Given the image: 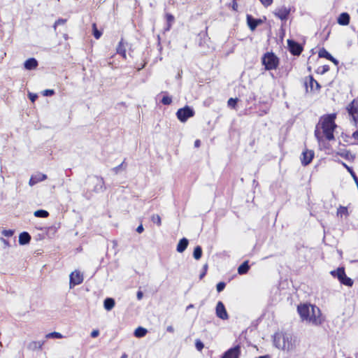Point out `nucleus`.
<instances>
[{
  "label": "nucleus",
  "instance_id": "nucleus-1",
  "mask_svg": "<svg viewBox=\"0 0 358 358\" xmlns=\"http://www.w3.org/2000/svg\"><path fill=\"white\" fill-rule=\"evenodd\" d=\"M336 115L331 114L322 117L320 120L315 131V136L318 141H320L322 138L320 129L327 140L331 141L334 138V131L336 127L334 121Z\"/></svg>",
  "mask_w": 358,
  "mask_h": 358
},
{
  "label": "nucleus",
  "instance_id": "nucleus-2",
  "mask_svg": "<svg viewBox=\"0 0 358 358\" xmlns=\"http://www.w3.org/2000/svg\"><path fill=\"white\" fill-rule=\"evenodd\" d=\"M297 310L302 320H306L308 323L317 326L321 324L323 322L321 311L315 306L308 304L299 305Z\"/></svg>",
  "mask_w": 358,
  "mask_h": 358
},
{
  "label": "nucleus",
  "instance_id": "nucleus-3",
  "mask_svg": "<svg viewBox=\"0 0 358 358\" xmlns=\"http://www.w3.org/2000/svg\"><path fill=\"white\" fill-rule=\"evenodd\" d=\"M273 344L279 350L292 352L296 349L297 340L292 334L280 331L274 334Z\"/></svg>",
  "mask_w": 358,
  "mask_h": 358
},
{
  "label": "nucleus",
  "instance_id": "nucleus-4",
  "mask_svg": "<svg viewBox=\"0 0 358 358\" xmlns=\"http://www.w3.org/2000/svg\"><path fill=\"white\" fill-rule=\"evenodd\" d=\"M262 62L266 70L275 69L279 63L278 58L273 52H266L264 54L262 57Z\"/></svg>",
  "mask_w": 358,
  "mask_h": 358
},
{
  "label": "nucleus",
  "instance_id": "nucleus-5",
  "mask_svg": "<svg viewBox=\"0 0 358 358\" xmlns=\"http://www.w3.org/2000/svg\"><path fill=\"white\" fill-rule=\"evenodd\" d=\"M330 273L334 278H338L339 282L343 285L349 287L353 285L352 280L346 275L345 269L343 267H339L336 270L331 271Z\"/></svg>",
  "mask_w": 358,
  "mask_h": 358
},
{
  "label": "nucleus",
  "instance_id": "nucleus-6",
  "mask_svg": "<svg viewBox=\"0 0 358 358\" xmlns=\"http://www.w3.org/2000/svg\"><path fill=\"white\" fill-rule=\"evenodd\" d=\"M352 124L358 127V98L354 99L346 108Z\"/></svg>",
  "mask_w": 358,
  "mask_h": 358
},
{
  "label": "nucleus",
  "instance_id": "nucleus-7",
  "mask_svg": "<svg viewBox=\"0 0 358 358\" xmlns=\"http://www.w3.org/2000/svg\"><path fill=\"white\" fill-rule=\"evenodd\" d=\"M194 115V110L188 106L178 109L176 113V116L181 122H185L188 118L192 117Z\"/></svg>",
  "mask_w": 358,
  "mask_h": 358
},
{
  "label": "nucleus",
  "instance_id": "nucleus-8",
  "mask_svg": "<svg viewBox=\"0 0 358 358\" xmlns=\"http://www.w3.org/2000/svg\"><path fill=\"white\" fill-rule=\"evenodd\" d=\"M69 278V287L71 289L83 282V275L79 271H74L70 274Z\"/></svg>",
  "mask_w": 358,
  "mask_h": 358
},
{
  "label": "nucleus",
  "instance_id": "nucleus-9",
  "mask_svg": "<svg viewBox=\"0 0 358 358\" xmlns=\"http://www.w3.org/2000/svg\"><path fill=\"white\" fill-rule=\"evenodd\" d=\"M215 314L217 317L221 320H226L229 319V315L227 312L225 306L222 301H218L215 308Z\"/></svg>",
  "mask_w": 358,
  "mask_h": 358
},
{
  "label": "nucleus",
  "instance_id": "nucleus-10",
  "mask_svg": "<svg viewBox=\"0 0 358 358\" xmlns=\"http://www.w3.org/2000/svg\"><path fill=\"white\" fill-rule=\"evenodd\" d=\"M287 45L289 52L293 55H299L303 50L301 45L293 40H287Z\"/></svg>",
  "mask_w": 358,
  "mask_h": 358
},
{
  "label": "nucleus",
  "instance_id": "nucleus-11",
  "mask_svg": "<svg viewBox=\"0 0 358 358\" xmlns=\"http://www.w3.org/2000/svg\"><path fill=\"white\" fill-rule=\"evenodd\" d=\"M240 353L241 348L236 345L225 352L222 358H238Z\"/></svg>",
  "mask_w": 358,
  "mask_h": 358
},
{
  "label": "nucleus",
  "instance_id": "nucleus-12",
  "mask_svg": "<svg viewBox=\"0 0 358 358\" xmlns=\"http://www.w3.org/2000/svg\"><path fill=\"white\" fill-rule=\"evenodd\" d=\"M305 85L306 90H308V87H310V91L319 90L320 88V84L311 76L307 78Z\"/></svg>",
  "mask_w": 358,
  "mask_h": 358
},
{
  "label": "nucleus",
  "instance_id": "nucleus-13",
  "mask_svg": "<svg viewBox=\"0 0 358 358\" xmlns=\"http://www.w3.org/2000/svg\"><path fill=\"white\" fill-rule=\"evenodd\" d=\"M314 157V152L313 150H306L302 153L301 163L303 166L308 165Z\"/></svg>",
  "mask_w": 358,
  "mask_h": 358
},
{
  "label": "nucleus",
  "instance_id": "nucleus-14",
  "mask_svg": "<svg viewBox=\"0 0 358 358\" xmlns=\"http://www.w3.org/2000/svg\"><path fill=\"white\" fill-rule=\"evenodd\" d=\"M47 179V176L41 173H37L36 174L32 175L29 179V185L34 186L39 182H42Z\"/></svg>",
  "mask_w": 358,
  "mask_h": 358
},
{
  "label": "nucleus",
  "instance_id": "nucleus-15",
  "mask_svg": "<svg viewBox=\"0 0 358 358\" xmlns=\"http://www.w3.org/2000/svg\"><path fill=\"white\" fill-rule=\"evenodd\" d=\"M290 10L287 8L285 6L280 7L275 10L274 14L275 16H277L278 18H280L282 20H285L287 19L289 15Z\"/></svg>",
  "mask_w": 358,
  "mask_h": 358
},
{
  "label": "nucleus",
  "instance_id": "nucleus-16",
  "mask_svg": "<svg viewBox=\"0 0 358 358\" xmlns=\"http://www.w3.org/2000/svg\"><path fill=\"white\" fill-rule=\"evenodd\" d=\"M247 23L250 29L254 31L262 23V20L260 19H255L250 15H247Z\"/></svg>",
  "mask_w": 358,
  "mask_h": 358
},
{
  "label": "nucleus",
  "instance_id": "nucleus-17",
  "mask_svg": "<svg viewBox=\"0 0 358 358\" xmlns=\"http://www.w3.org/2000/svg\"><path fill=\"white\" fill-rule=\"evenodd\" d=\"M94 178L96 181L94 190L96 192H103L105 189L103 179L102 178L96 176Z\"/></svg>",
  "mask_w": 358,
  "mask_h": 358
},
{
  "label": "nucleus",
  "instance_id": "nucleus-18",
  "mask_svg": "<svg viewBox=\"0 0 358 358\" xmlns=\"http://www.w3.org/2000/svg\"><path fill=\"white\" fill-rule=\"evenodd\" d=\"M38 66V62L35 58H29L24 63V66L27 70L35 69Z\"/></svg>",
  "mask_w": 358,
  "mask_h": 358
},
{
  "label": "nucleus",
  "instance_id": "nucleus-19",
  "mask_svg": "<svg viewBox=\"0 0 358 358\" xmlns=\"http://www.w3.org/2000/svg\"><path fill=\"white\" fill-rule=\"evenodd\" d=\"M350 15L347 13H342L338 17V23L341 25H348L350 23Z\"/></svg>",
  "mask_w": 358,
  "mask_h": 358
},
{
  "label": "nucleus",
  "instance_id": "nucleus-20",
  "mask_svg": "<svg viewBox=\"0 0 358 358\" xmlns=\"http://www.w3.org/2000/svg\"><path fill=\"white\" fill-rule=\"evenodd\" d=\"M189 241L186 238L180 239L177 245V251L180 253L183 252L188 246Z\"/></svg>",
  "mask_w": 358,
  "mask_h": 358
},
{
  "label": "nucleus",
  "instance_id": "nucleus-21",
  "mask_svg": "<svg viewBox=\"0 0 358 358\" xmlns=\"http://www.w3.org/2000/svg\"><path fill=\"white\" fill-rule=\"evenodd\" d=\"M249 261L246 260L238 267V273L239 275L246 274L250 270Z\"/></svg>",
  "mask_w": 358,
  "mask_h": 358
},
{
  "label": "nucleus",
  "instance_id": "nucleus-22",
  "mask_svg": "<svg viewBox=\"0 0 358 358\" xmlns=\"http://www.w3.org/2000/svg\"><path fill=\"white\" fill-rule=\"evenodd\" d=\"M31 240V236L27 232H22L19 236V243L20 245H26L29 243Z\"/></svg>",
  "mask_w": 358,
  "mask_h": 358
},
{
  "label": "nucleus",
  "instance_id": "nucleus-23",
  "mask_svg": "<svg viewBox=\"0 0 358 358\" xmlns=\"http://www.w3.org/2000/svg\"><path fill=\"white\" fill-rule=\"evenodd\" d=\"M125 45H127V43H124L123 42V40L122 39L120 43H119V45L117 48V52L124 59H126L127 58V55H126V46Z\"/></svg>",
  "mask_w": 358,
  "mask_h": 358
},
{
  "label": "nucleus",
  "instance_id": "nucleus-24",
  "mask_svg": "<svg viewBox=\"0 0 358 358\" xmlns=\"http://www.w3.org/2000/svg\"><path fill=\"white\" fill-rule=\"evenodd\" d=\"M115 302L113 298H106L103 301V306L106 310H110L115 306Z\"/></svg>",
  "mask_w": 358,
  "mask_h": 358
},
{
  "label": "nucleus",
  "instance_id": "nucleus-25",
  "mask_svg": "<svg viewBox=\"0 0 358 358\" xmlns=\"http://www.w3.org/2000/svg\"><path fill=\"white\" fill-rule=\"evenodd\" d=\"M147 332L146 329L139 327L134 331V336L137 338H142L146 335Z\"/></svg>",
  "mask_w": 358,
  "mask_h": 358
},
{
  "label": "nucleus",
  "instance_id": "nucleus-26",
  "mask_svg": "<svg viewBox=\"0 0 358 358\" xmlns=\"http://www.w3.org/2000/svg\"><path fill=\"white\" fill-rule=\"evenodd\" d=\"M202 256V249L201 247L197 245L195 247L193 252V257L195 259L199 260Z\"/></svg>",
  "mask_w": 358,
  "mask_h": 358
},
{
  "label": "nucleus",
  "instance_id": "nucleus-27",
  "mask_svg": "<svg viewBox=\"0 0 358 358\" xmlns=\"http://www.w3.org/2000/svg\"><path fill=\"white\" fill-rule=\"evenodd\" d=\"M318 55L320 57L326 58L327 59L332 58V55L324 48L320 50Z\"/></svg>",
  "mask_w": 358,
  "mask_h": 358
},
{
  "label": "nucleus",
  "instance_id": "nucleus-28",
  "mask_svg": "<svg viewBox=\"0 0 358 358\" xmlns=\"http://www.w3.org/2000/svg\"><path fill=\"white\" fill-rule=\"evenodd\" d=\"M337 215L342 217L343 216H348V210L346 207L344 206H340L337 210Z\"/></svg>",
  "mask_w": 358,
  "mask_h": 358
},
{
  "label": "nucleus",
  "instance_id": "nucleus-29",
  "mask_svg": "<svg viewBox=\"0 0 358 358\" xmlns=\"http://www.w3.org/2000/svg\"><path fill=\"white\" fill-rule=\"evenodd\" d=\"M34 215L37 217H47L49 215V213L48 211L45 210H38L34 212Z\"/></svg>",
  "mask_w": 358,
  "mask_h": 358
},
{
  "label": "nucleus",
  "instance_id": "nucleus-30",
  "mask_svg": "<svg viewBox=\"0 0 358 358\" xmlns=\"http://www.w3.org/2000/svg\"><path fill=\"white\" fill-rule=\"evenodd\" d=\"M47 338H62L63 336L59 332H51L46 335L45 336Z\"/></svg>",
  "mask_w": 358,
  "mask_h": 358
},
{
  "label": "nucleus",
  "instance_id": "nucleus-31",
  "mask_svg": "<svg viewBox=\"0 0 358 358\" xmlns=\"http://www.w3.org/2000/svg\"><path fill=\"white\" fill-rule=\"evenodd\" d=\"M166 21H167V24H168V26H167V28L166 29V30H169L170 27L171 26V23L174 21V17L171 14L167 13L166 15Z\"/></svg>",
  "mask_w": 358,
  "mask_h": 358
},
{
  "label": "nucleus",
  "instance_id": "nucleus-32",
  "mask_svg": "<svg viewBox=\"0 0 358 358\" xmlns=\"http://www.w3.org/2000/svg\"><path fill=\"white\" fill-rule=\"evenodd\" d=\"M161 102L164 105H170L172 103V98L171 96H167V95H164L162 97Z\"/></svg>",
  "mask_w": 358,
  "mask_h": 358
},
{
  "label": "nucleus",
  "instance_id": "nucleus-33",
  "mask_svg": "<svg viewBox=\"0 0 358 358\" xmlns=\"http://www.w3.org/2000/svg\"><path fill=\"white\" fill-rule=\"evenodd\" d=\"M92 27H93V35H94V36L96 39L99 38L101 37V32L97 29L96 24H93Z\"/></svg>",
  "mask_w": 358,
  "mask_h": 358
},
{
  "label": "nucleus",
  "instance_id": "nucleus-34",
  "mask_svg": "<svg viewBox=\"0 0 358 358\" xmlns=\"http://www.w3.org/2000/svg\"><path fill=\"white\" fill-rule=\"evenodd\" d=\"M151 220L154 222V223H156L158 226H160L161 224H162V222H161V217H159V215H153L152 217H151Z\"/></svg>",
  "mask_w": 358,
  "mask_h": 358
},
{
  "label": "nucleus",
  "instance_id": "nucleus-35",
  "mask_svg": "<svg viewBox=\"0 0 358 358\" xmlns=\"http://www.w3.org/2000/svg\"><path fill=\"white\" fill-rule=\"evenodd\" d=\"M66 22V19H63V18H59L58 19L57 21H55L54 25H53V28L55 30H56L57 29V27L58 25H60V24H64Z\"/></svg>",
  "mask_w": 358,
  "mask_h": 358
},
{
  "label": "nucleus",
  "instance_id": "nucleus-36",
  "mask_svg": "<svg viewBox=\"0 0 358 358\" xmlns=\"http://www.w3.org/2000/svg\"><path fill=\"white\" fill-rule=\"evenodd\" d=\"M126 168V166H124V161H123V162L120 164L119 166H115L113 169V171L115 173H118L120 170V169H124Z\"/></svg>",
  "mask_w": 358,
  "mask_h": 358
},
{
  "label": "nucleus",
  "instance_id": "nucleus-37",
  "mask_svg": "<svg viewBox=\"0 0 358 358\" xmlns=\"http://www.w3.org/2000/svg\"><path fill=\"white\" fill-rule=\"evenodd\" d=\"M226 284L224 282H220L217 284L216 288L218 292H221L225 288Z\"/></svg>",
  "mask_w": 358,
  "mask_h": 358
},
{
  "label": "nucleus",
  "instance_id": "nucleus-38",
  "mask_svg": "<svg viewBox=\"0 0 358 358\" xmlns=\"http://www.w3.org/2000/svg\"><path fill=\"white\" fill-rule=\"evenodd\" d=\"M195 346L198 350L201 351L203 348L204 345L200 340H196L195 343Z\"/></svg>",
  "mask_w": 358,
  "mask_h": 358
},
{
  "label": "nucleus",
  "instance_id": "nucleus-39",
  "mask_svg": "<svg viewBox=\"0 0 358 358\" xmlns=\"http://www.w3.org/2000/svg\"><path fill=\"white\" fill-rule=\"evenodd\" d=\"M237 103V99L230 98L228 100V106L234 108Z\"/></svg>",
  "mask_w": 358,
  "mask_h": 358
},
{
  "label": "nucleus",
  "instance_id": "nucleus-40",
  "mask_svg": "<svg viewBox=\"0 0 358 358\" xmlns=\"http://www.w3.org/2000/svg\"><path fill=\"white\" fill-rule=\"evenodd\" d=\"M262 5L265 7L271 6L273 3V0H259Z\"/></svg>",
  "mask_w": 358,
  "mask_h": 358
},
{
  "label": "nucleus",
  "instance_id": "nucleus-41",
  "mask_svg": "<svg viewBox=\"0 0 358 358\" xmlns=\"http://www.w3.org/2000/svg\"><path fill=\"white\" fill-rule=\"evenodd\" d=\"M3 235L7 237L12 236L13 235V231L12 230H3L2 231Z\"/></svg>",
  "mask_w": 358,
  "mask_h": 358
},
{
  "label": "nucleus",
  "instance_id": "nucleus-42",
  "mask_svg": "<svg viewBox=\"0 0 358 358\" xmlns=\"http://www.w3.org/2000/svg\"><path fill=\"white\" fill-rule=\"evenodd\" d=\"M55 94V92L53 90H45L44 92H43V95L44 96H52Z\"/></svg>",
  "mask_w": 358,
  "mask_h": 358
},
{
  "label": "nucleus",
  "instance_id": "nucleus-43",
  "mask_svg": "<svg viewBox=\"0 0 358 358\" xmlns=\"http://www.w3.org/2000/svg\"><path fill=\"white\" fill-rule=\"evenodd\" d=\"M38 96L36 94L29 93V98L31 100V102H34L36 99H37Z\"/></svg>",
  "mask_w": 358,
  "mask_h": 358
},
{
  "label": "nucleus",
  "instance_id": "nucleus-44",
  "mask_svg": "<svg viewBox=\"0 0 358 358\" xmlns=\"http://www.w3.org/2000/svg\"><path fill=\"white\" fill-rule=\"evenodd\" d=\"M99 335V331L98 329H94L91 332V336L92 338H96Z\"/></svg>",
  "mask_w": 358,
  "mask_h": 358
},
{
  "label": "nucleus",
  "instance_id": "nucleus-45",
  "mask_svg": "<svg viewBox=\"0 0 358 358\" xmlns=\"http://www.w3.org/2000/svg\"><path fill=\"white\" fill-rule=\"evenodd\" d=\"M143 296V293L141 291H138L136 294V297L138 300H141Z\"/></svg>",
  "mask_w": 358,
  "mask_h": 358
},
{
  "label": "nucleus",
  "instance_id": "nucleus-46",
  "mask_svg": "<svg viewBox=\"0 0 358 358\" xmlns=\"http://www.w3.org/2000/svg\"><path fill=\"white\" fill-rule=\"evenodd\" d=\"M144 230V228L143 227L142 224H140L137 228H136V231L139 234L142 233Z\"/></svg>",
  "mask_w": 358,
  "mask_h": 358
},
{
  "label": "nucleus",
  "instance_id": "nucleus-47",
  "mask_svg": "<svg viewBox=\"0 0 358 358\" xmlns=\"http://www.w3.org/2000/svg\"><path fill=\"white\" fill-rule=\"evenodd\" d=\"M174 328L173 326L170 325L166 327V331L169 333H173L174 332Z\"/></svg>",
  "mask_w": 358,
  "mask_h": 358
},
{
  "label": "nucleus",
  "instance_id": "nucleus-48",
  "mask_svg": "<svg viewBox=\"0 0 358 358\" xmlns=\"http://www.w3.org/2000/svg\"><path fill=\"white\" fill-rule=\"evenodd\" d=\"M329 60L331 61L336 65H338V61L336 59H335L333 56L332 58L329 59Z\"/></svg>",
  "mask_w": 358,
  "mask_h": 358
},
{
  "label": "nucleus",
  "instance_id": "nucleus-49",
  "mask_svg": "<svg viewBox=\"0 0 358 358\" xmlns=\"http://www.w3.org/2000/svg\"><path fill=\"white\" fill-rule=\"evenodd\" d=\"M352 137L355 139L358 140V129L352 134Z\"/></svg>",
  "mask_w": 358,
  "mask_h": 358
},
{
  "label": "nucleus",
  "instance_id": "nucleus-50",
  "mask_svg": "<svg viewBox=\"0 0 358 358\" xmlns=\"http://www.w3.org/2000/svg\"><path fill=\"white\" fill-rule=\"evenodd\" d=\"M200 144H201V141L199 140H196L195 142H194V146L196 148H198L200 146Z\"/></svg>",
  "mask_w": 358,
  "mask_h": 358
},
{
  "label": "nucleus",
  "instance_id": "nucleus-51",
  "mask_svg": "<svg viewBox=\"0 0 358 358\" xmlns=\"http://www.w3.org/2000/svg\"><path fill=\"white\" fill-rule=\"evenodd\" d=\"M1 241L3 242V243L5 244V245L6 246H8L9 245V243L8 241H6V239L4 238H1Z\"/></svg>",
  "mask_w": 358,
  "mask_h": 358
},
{
  "label": "nucleus",
  "instance_id": "nucleus-52",
  "mask_svg": "<svg viewBox=\"0 0 358 358\" xmlns=\"http://www.w3.org/2000/svg\"><path fill=\"white\" fill-rule=\"evenodd\" d=\"M329 71V66H323V73L327 72Z\"/></svg>",
  "mask_w": 358,
  "mask_h": 358
},
{
  "label": "nucleus",
  "instance_id": "nucleus-53",
  "mask_svg": "<svg viewBox=\"0 0 358 358\" xmlns=\"http://www.w3.org/2000/svg\"><path fill=\"white\" fill-rule=\"evenodd\" d=\"M193 308H194V305L193 304H189V306H187L186 309L189 310V309Z\"/></svg>",
  "mask_w": 358,
  "mask_h": 358
},
{
  "label": "nucleus",
  "instance_id": "nucleus-54",
  "mask_svg": "<svg viewBox=\"0 0 358 358\" xmlns=\"http://www.w3.org/2000/svg\"><path fill=\"white\" fill-rule=\"evenodd\" d=\"M205 275H206V271L201 273V274L200 275V279H201Z\"/></svg>",
  "mask_w": 358,
  "mask_h": 358
},
{
  "label": "nucleus",
  "instance_id": "nucleus-55",
  "mask_svg": "<svg viewBox=\"0 0 358 358\" xmlns=\"http://www.w3.org/2000/svg\"><path fill=\"white\" fill-rule=\"evenodd\" d=\"M120 358H127V355L124 353Z\"/></svg>",
  "mask_w": 358,
  "mask_h": 358
},
{
  "label": "nucleus",
  "instance_id": "nucleus-56",
  "mask_svg": "<svg viewBox=\"0 0 358 358\" xmlns=\"http://www.w3.org/2000/svg\"><path fill=\"white\" fill-rule=\"evenodd\" d=\"M236 7H237V3H234V4H233V8H234V10H236Z\"/></svg>",
  "mask_w": 358,
  "mask_h": 358
},
{
  "label": "nucleus",
  "instance_id": "nucleus-57",
  "mask_svg": "<svg viewBox=\"0 0 358 358\" xmlns=\"http://www.w3.org/2000/svg\"><path fill=\"white\" fill-rule=\"evenodd\" d=\"M202 45H203V43L199 42V45L201 46Z\"/></svg>",
  "mask_w": 358,
  "mask_h": 358
},
{
  "label": "nucleus",
  "instance_id": "nucleus-58",
  "mask_svg": "<svg viewBox=\"0 0 358 358\" xmlns=\"http://www.w3.org/2000/svg\"><path fill=\"white\" fill-rule=\"evenodd\" d=\"M202 45H203V43L199 42V45L201 46Z\"/></svg>",
  "mask_w": 358,
  "mask_h": 358
},
{
  "label": "nucleus",
  "instance_id": "nucleus-59",
  "mask_svg": "<svg viewBox=\"0 0 358 358\" xmlns=\"http://www.w3.org/2000/svg\"><path fill=\"white\" fill-rule=\"evenodd\" d=\"M207 268V265H205L204 266V269H206Z\"/></svg>",
  "mask_w": 358,
  "mask_h": 358
},
{
  "label": "nucleus",
  "instance_id": "nucleus-60",
  "mask_svg": "<svg viewBox=\"0 0 358 358\" xmlns=\"http://www.w3.org/2000/svg\"><path fill=\"white\" fill-rule=\"evenodd\" d=\"M347 358H351V357H347Z\"/></svg>",
  "mask_w": 358,
  "mask_h": 358
}]
</instances>
